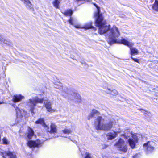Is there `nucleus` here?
Returning a JSON list of instances; mask_svg holds the SVG:
<instances>
[{"mask_svg":"<svg viewBox=\"0 0 158 158\" xmlns=\"http://www.w3.org/2000/svg\"><path fill=\"white\" fill-rule=\"evenodd\" d=\"M94 4L97 8V11L95 13L94 16L96 18V26L98 27L99 33L100 34H105L109 44L117 43L118 41L117 38L120 35L119 29L115 26L110 28V25L107 26L105 24L103 21V17L102 14L100 13V8L95 4Z\"/></svg>","mask_w":158,"mask_h":158,"instance_id":"f257e3e1","label":"nucleus"},{"mask_svg":"<svg viewBox=\"0 0 158 158\" xmlns=\"http://www.w3.org/2000/svg\"><path fill=\"white\" fill-rule=\"evenodd\" d=\"M104 119L101 116H98L94 121L96 129L97 130L108 131L113 127L114 123V120H110L106 123H103Z\"/></svg>","mask_w":158,"mask_h":158,"instance_id":"f03ea898","label":"nucleus"},{"mask_svg":"<svg viewBox=\"0 0 158 158\" xmlns=\"http://www.w3.org/2000/svg\"><path fill=\"white\" fill-rule=\"evenodd\" d=\"M117 43L122 44L129 47L130 48L132 55L138 53V50L135 48L132 47L134 45V43L131 42L127 40L123 39L121 40H118Z\"/></svg>","mask_w":158,"mask_h":158,"instance_id":"7ed1b4c3","label":"nucleus"},{"mask_svg":"<svg viewBox=\"0 0 158 158\" xmlns=\"http://www.w3.org/2000/svg\"><path fill=\"white\" fill-rule=\"evenodd\" d=\"M28 104L30 107V111L31 113H34V107L37 103H42L43 101V98H40L38 97H35L32 99H29Z\"/></svg>","mask_w":158,"mask_h":158,"instance_id":"20e7f679","label":"nucleus"},{"mask_svg":"<svg viewBox=\"0 0 158 158\" xmlns=\"http://www.w3.org/2000/svg\"><path fill=\"white\" fill-rule=\"evenodd\" d=\"M115 145L118 148V149L123 152H126L127 149V145L124 140L120 139L118 142L116 143Z\"/></svg>","mask_w":158,"mask_h":158,"instance_id":"39448f33","label":"nucleus"},{"mask_svg":"<svg viewBox=\"0 0 158 158\" xmlns=\"http://www.w3.org/2000/svg\"><path fill=\"white\" fill-rule=\"evenodd\" d=\"M155 143L152 141H149L143 145L144 148L146 149L147 152L149 153L152 152L155 149Z\"/></svg>","mask_w":158,"mask_h":158,"instance_id":"423d86ee","label":"nucleus"},{"mask_svg":"<svg viewBox=\"0 0 158 158\" xmlns=\"http://www.w3.org/2000/svg\"><path fill=\"white\" fill-rule=\"evenodd\" d=\"M43 127L45 128L47 132H49L50 134H55L57 133V129L56 126L54 123H52L50 125V129L48 126L45 123L43 124Z\"/></svg>","mask_w":158,"mask_h":158,"instance_id":"0eeeda50","label":"nucleus"},{"mask_svg":"<svg viewBox=\"0 0 158 158\" xmlns=\"http://www.w3.org/2000/svg\"><path fill=\"white\" fill-rule=\"evenodd\" d=\"M13 106L15 108V110L16 112L17 118H21L22 117L26 116L27 112L23 110H20L18 108L16 105L13 104Z\"/></svg>","mask_w":158,"mask_h":158,"instance_id":"6e6552de","label":"nucleus"},{"mask_svg":"<svg viewBox=\"0 0 158 158\" xmlns=\"http://www.w3.org/2000/svg\"><path fill=\"white\" fill-rule=\"evenodd\" d=\"M42 143L41 141L39 140H37L36 141L31 140L28 141L27 145L30 148L35 147H39L40 146V144Z\"/></svg>","mask_w":158,"mask_h":158,"instance_id":"1a4fd4ad","label":"nucleus"},{"mask_svg":"<svg viewBox=\"0 0 158 158\" xmlns=\"http://www.w3.org/2000/svg\"><path fill=\"white\" fill-rule=\"evenodd\" d=\"M138 140L137 136H135L134 137L129 139L128 140V142L131 147L132 148H134L135 146V144L137 142Z\"/></svg>","mask_w":158,"mask_h":158,"instance_id":"9d476101","label":"nucleus"},{"mask_svg":"<svg viewBox=\"0 0 158 158\" xmlns=\"http://www.w3.org/2000/svg\"><path fill=\"white\" fill-rule=\"evenodd\" d=\"M120 132V131H113L108 133L106 137L108 140H112L117 136V134Z\"/></svg>","mask_w":158,"mask_h":158,"instance_id":"9b49d317","label":"nucleus"},{"mask_svg":"<svg viewBox=\"0 0 158 158\" xmlns=\"http://www.w3.org/2000/svg\"><path fill=\"white\" fill-rule=\"evenodd\" d=\"M44 104L45 105L48 111L52 113L55 111V110L52 109L51 107L52 103L48 101H45L44 102Z\"/></svg>","mask_w":158,"mask_h":158,"instance_id":"f8f14e48","label":"nucleus"},{"mask_svg":"<svg viewBox=\"0 0 158 158\" xmlns=\"http://www.w3.org/2000/svg\"><path fill=\"white\" fill-rule=\"evenodd\" d=\"M100 113L99 112L95 109H93L92 110L89 115L87 117V119L90 120L93 117H94L96 115H99Z\"/></svg>","mask_w":158,"mask_h":158,"instance_id":"ddd939ff","label":"nucleus"},{"mask_svg":"<svg viewBox=\"0 0 158 158\" xmlns=\"http://www.w3.org/2000/svg\"><path fill=\"white\" fill-rule=\"evenodd\" d=\"M2 155L4 158H6L5 156H8L10 158H15L16 156L14 152H12L10 151L6 152L4 153L2 152Z\"/></svg>","mask_w":158,"mask_h":158,"instance_id":"4468645a","label":"nucleus"},{"mask_svg":"<svg viewBox=\"0 0 158 158\" xmlns=\"http://www.w3.org/2000/svg\"><path fill=\"white\" fill-rule=\"evenodd\" d=\"M24 98V97L21 95H14L12 97V101L14 102H19Z\"/></svg>","mask_w":158,"mask_h":158,"instance_id":"2eb2a0df","label":"nucleus"},{"mask_svg":"<svg viewBox=\"0 0 158 158\" xmlns=\"http://www.w3.org/2000/svg\"><path fill=\"white\" fill-rule=\"evenodd\" d=\"M105 92L108 94H110L112 95H118V93L115 89L111 90L110 89L107 88H106Z\"/></svg>","mask_w":158,"mask_h":158,"instance_id":"dca6fc26","label":"nucleus"},{"mask_svg":"<svg viewBox=\"0 0 158 158\" xmlns=\"http://www.w3.org/2000/svg\"><path fill=\"white\" fill-rule=\"evenodd\" d=\"M22 1L24 2V3L26 4V6L28 9L31 10H33L32 5L29 0H21Z\"/></svg>","mask_w":158,"mask_h":158,"instance_id":"f3484780","label":"nucleus"},{"mask_svg":"<svg viewBox=\"0 0 158 158\" xmlns=\"http://www.w3.org/2000/svg\"><path fill=\"white\" fill-rule=\"evenodd\" d=\"M70 94L74 97V99L77 102H80L81 101V97L79 94L76 93L70 92Z\"/></svg>","mask_w":158,"mask_h":158,"instance_id":"a211bd4d","label":"nucleus"},{"mask_svg":"<svg viewBox=\"0 0 158 158\" xmlns=\"http://www.w3.org/2000/svg\"><path fill=\"white\" fill-rule=\"evenodd\" d=\"M28 131V132L27 136L29 139H31L33 136H35V135H34V131L32 129L29 128Z\"/></svg>","mask_w":158,"mask_h":158,"instance_id":"6ab92c4d","label":"nucleus"},{"mask_svg":"<svg viewBox=\"0 0 158 158\" xmlns=\"http://www.w3.org/2000/svg\"><path fill=\"white\" fill-rule=\"evenodd\" d=\"M0 43L2 44H5L8 45H10L11 42L9 40H7L3 38L2 36L0 37Z\"/></svg>","mask_w":158,"mask_h":158,"instance_id":"aec40b11","label":"nucleus"},{"mask_svg":"<svg viewBox=\"0 0 158 158\" xmlns=\"http://www.w3.org/2000/svg\"><path fill=\"white\" fill-rule=\"evenodd\" d=\"M152 9L153 10L158 12V0H155L152 6Z\"/></svg>","mask_w":158,"mask_h":158,"instance_id":"412c9836","label":"nucleus"},{"mask_svg":"<svg viewBox=\"0 0 158 158\" xmlns=\"http://www.w3.org/2000/svg\"><path fill=\"white\" fill-rule=\"evenodd\" d=\"M92 23L89 22L85 25L83 27V28L85 29H89L90 28H93L94 30H95L96 29L92 26Z\"/></svg>","mask_w":158,"mask_h":158,"instance_id":"4be33fe9","label":"nucleus"},{"mask_svg":"<svg viewBox=\"0 0 158 158\" xmlns=\"http://www.w3.org/2000/svg\"><path fill=\"white\" fill-rule=\"evenodd\" d=\"M64 14L66 16H71L73 14V12L71 10H69L65 11Z\"/></svg>","mask_w":158,"mask_h":158,"instance_id":"5701e85b","label":"nucleus"},{"mask_svg":"<svg viewBox=\"0 0 158 158\" xmlns=\"http://www.w3.org/2000/svg\"><path fill=\"white\" fill-rule=\"evenodd\" d=\"M60 1L59 0H55L53 2L54 6L56 8H58L59 7Z\"/></svg>","mask_w":158,"mask_h":158,"instance_id":"b1692460","label":"nucleus"},{"mask_svg":"<svg viewBox=\"0 0 158 158\" xmlns=\"http://www.w3.org/2000/svg\"><path fill=\"white\" fill-rule=\"evenodd\" d=\"M35 123L36 124H42L43 126V124L45 123L44 122L43 119L40 118L37 121L35 122Z\"/></svg>","mask_w":158,"mask_h":158,"instance_id":"393cba45","label":"nucleus"},{"mask_svg":"<svg viewBox=\"0 0 158 158\" xmlns=\"http://www.w3.org/2000/svg\"><path fill=\"white\" fill-rule=\"evenodd\" d=\"M64 92H65V93L66 94H69V91L67 88L64 89L63 91L61 92L62 95L64 96H66V95L64 94Z\"/></svg>","mask_w":158,"mask_h":158,"instance_id":"a878e982","label":"nucleus"},{"mask_svg":"<svg viewBox=\"0 0 158 158\" xmlns=\"http://www.w3.org/2000/svg\"><path fill=\"white\" fill-rule=\"evenodd\" d=\"M2 141L4 144H7L9 143V142L6 138H4L2 139Z\"/></svg>","mask_w":158,"mask_h":158,"instance_id":"bb28decb","label":"nucleus"},{"mask_svg":"<svg viewBox=\"0 0 158 158\" xmlns=\"http://www.w3.org/2000/svg\"><path fill=\"white\" fill-rule=\"evenodd\" d=\"M63 132L64 134H69L71 133V130L69 129H65L63 131Z\"/></svg>","mask_w":158,"mask_h":158,"instance_id":"cd10ccee","label":"nucleus"},{"mask_svg":"<svg viewBox=\"0 0 158 158\" xmlns=\"http://www.w3.org/2000/svg\"><path fill=\"white\" fill-rule=\"evenodd\" d=\"M73 19L72 17H70L69 19L68 20V22L69 23L72 25H73Z\"/></svg>","mask_w":158,"mask_h":158,"instance_id":"c85d7f7f","label":"nucleus"},{"mask_svg":"<svg viewBox=\"0 0 158 158\" xmlns=\"http://www.w3.org/2000/svg\"><path fill=\"white\" fill-rule=\"evenodd\" d=\"M141 156L140 154H136L135 155L132 156L133 158H139Z\"/></svg>","mask_w":158,"mask_h":158,"instance_id":"c756f323","label":"nucleus"},{"mask_svg":"<svg viewBox=\"0 0 158 158\" xmlns=\"http://www.w3.org/2000/svg\"><path fill=\"white\" fill-rule=\"evenodd\" d=\"M74 27L77 28H83V27H81L80 25H74Z\"/></svg>","mask_w":158,"mask_h":158,"instance_id":"7c9ffc66","label":"nucleus"},{"mask_svg":"<svg viewBox=\"0 0 158 158\" xmlns=\"http://www.w3.org/2000/svg\"><path fill=\"white\" fill-rule=\"evenodd\" d=\"M86 157L85 158H91L90 154L86 152Z\"/></svg>","mask_w":158,"mask_h":158,"instance_id":"2f4dec72","label":"nucleus"},{"mask_svg":"<svg viewBox=\"0 0 158 158\" xmlns=\"http://www.w3.org/2000/svg\"><path fill=\"white\" fill-rule=\"evenodd\" d=\"M131 58L133 59V60L134 61H135L136 62H137V63H139V60L138 59H137V58H133V57H131Z\"/></svg>","mask_w":158,"mask_h":158,"instance_id":"473e14b6","label":"nucleus"},{"mask_svg":"<svg viewBox=\"0 0 158 158\" xmlns=\"http://www.w3.org/2000/svg\"><path fill=\"white\" fill-rule=\"evenodd\" d=\"M81 63L82 65L85 66H87V64L85 62H81Z\"/></svg>","mask_w":158,"mask_h":158,"instance_id":"72a5a7b5","label":"nucleus"},{"mask_svg":"<svg viewBox=\"0 0 158 158\" xmlns=\"http://www.w3.org/2000/svg\"><path fill=\"white\" fill-rule=\"evenodd\" d=\"M143 110V113H144V114H147V113H145V112H144V111ZM144 112H146V111H144Z\"/></svg>","mask_w":158,"mask_h":158,"instance_id":"f704fd0d","label":"nucleus"},{"mask_svg":"<svg viewBox=\"0 0 158 158\" xmlns=\"http://www.w3.org/2000/svg\"><path fill=\"white\" fill-rule=\"evenodd\" d=\"M56 88H58V89H60L61 88H59V87H56Z\"/></svg>","mask_w":158,"mask_h":158,"instance_id":"c9c22d12","label":"nucleus"},{"mask_svg":"<svg viewBox=\"0 0 158 158\" xmlns=\"http://www.w3.org/2000/svg\"><path fill=\"white\" fill-rule=\"evenodd\" d=\"M58 137V136H55L54 137V138H56V137Z\"/></svg>","mask_w":158,"mask_h":158,"instance_id":"e433bc0d","label":"nucleus"},{"mask_svg":"<svg viewBox=\"0 0 158 158\" xmlns=\"http://www.w3.org/2000/svg\"><path fill=\"white\" fill-rule=\"evenodd\" d=\"M2 36L0 35V37H1Z\"/></svg>","mask_w":158,"mask_h":158,"instance_id":"4c0bfd02","label":"nucleus"}]
</instances>
